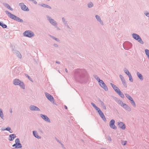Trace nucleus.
<instances>
[{
    "label": "nucleus",
    "mask_w": 149,
    "mask_h": 149,
    "mask_svg": "<svg viewBox=\"0 0 149 149\" xmlns=\"http://www.w3.org/2000/svg\"><path fill=\"white\" fill-rule=\"evenodd\" d=\"M77 72L79 74V76L75 77L77 81H86L88 79L89 75L85 70H79Z\"/></svg>",
    "instance_id": "f257e3e1"
},
{
    "label": "nucleus",
    "mask_w": 149,
    "mask_h": 149,
    "mask_svg": "<svg viewBox=\"0 0 149 149\" xmlns=\"http://www.w3.org/2000/svg\"><path fill=\"white\" fill-rule=\"evenodd\" d=\"M91 104L95 108V109L97 111L100 116L102 119L105 122L107 121L105 116L103 113L102 112L100 109L93 102L91 103Z\"/></svg>",
    "instance_id": "f03ea898"
},
{
    "label": "nucleus",
    "mask_w": 149,
    "mask_h": 149,
    "mask_svg": "<svg viewBox=\"0 0 149 149\" xmlns=\"http://www.w3.org/2000/svg\"><path fill=\"white\" fill-rule=\"evenodd\" d=\"M46 16L47 20L52 25L54 26L58 30H60V29L58 27L57 23L56 21L49 15H47Z\"/></svg>",
    "instance_id": "7ed1b4c3"
},
{
    "label": "nucleus",
    "mask_w": 149,
    "mask_h": 149,
    "mask_svg": "<svg viewBox=\"0 0 149 149\" xmlns=\"http://www.w3.org/2000/svg\"><path fill=\"white\" fill-rule=\"evenodd\" d=\"M5 12L6 14L8 15V17L11 19H13V20L18 22H23V20L22 19H20L19 18L14 15L11 14L9 11L6 10L5 11Z\"/></svg>",
    "instance_id": "20e7f679"
},
{
    "label": "nucleus",
    "mask_w": 149,
    "mask_h": 149,
    "mask_svg": "<svg viewBox=\"0 0 149 149\" xmlns=\"http://www.w3.org/2000/svg\"><path fill=\"white\" fill-rule=\"evenodd\" d=\"M132 37L137 40L139 43L141 44H144L143 41L142 40L140 36L138 34L135 33H133L132 34Z\"/></svg>",
    "instance_id": "39448f33"
},
{
    "label": "nucleus",
    "mask_w": 149,
    "mask_h": 149,
    "mask_svg": "<svg viewBox=\"0 0 149 149\" xmlns=\"http://www.w3.org/2000/svg\"><path fill=\"white\" fill-rule=\"evenodd\" d=\"M24 36L26 37L31 38L34 36V34L33 32L31 31L28 30L25 31L23 33Z\"/></svg>",
    "instance_id": "423d86ee"
},
{
    "label": "nucleus",
    "mask_w": 149,
    "mask_h": 149,
    "mask_svg": "<svg viewBox=\"0 0 149 149\" xmlns=\"http://www.w3.org/2000/svg\"><path fill=\"white\" fill-rule=\"evenodd\" d=\"M125 95L127 98L130 101L131 104L134 107H136L135 103L131 97L127 93L125 94Z\"/></svg>",
    "instance_id": "0eeeda50"
},
{
    "label": "nucleus",
    "mask_w": 149,
    "mask_h": 149,
    "mask_svg": "<svg viewBox=\"0 0 149 149\" xmlns=\"http://www.w3.org/2000/svg\"><path fill=\"white\" fill-rule=\"evenodd\" d=\"M45 94L47 98L51 102L54 104V100L53 97L47 93H45Z\"/></svg>",
    "instance_id": "6e6552de"
},
{
    "label": "nucleus",
    "mask_w": 149,
    "mask_h": 149,
    "mask_svg": "<svg viewBox=\"0 0 149 149\" xmlns=\"http://www.w3.org/2000/svg\"><path fill=\"white\" fill-rule=\"evenodd\" d=\"M40 116L41 118L46 122L47 123H51L50 119L46 115L42 114H40Z\"/></svg>",
    "instance_id": "1a4fd4ad"
},
{
    "label": "nucleus",
    "mask_w": 149,
    "mask_h": 149,
    "mask_svg": "<svg viewBox=\"0 0 149 149\" xmlns=\"http://www.w3.org/2000/svg\"><path fill=\"white\" fill-rule=\"evenodd\" d=\"M19 6L20 7L21 9L24 11H28L29 10L27 7L23 3H21L19 4Z\"/></svg>",
    "instance_id": "9d476101"
},
{
    "label": "nucleus",
    "mask_w": 149,
    "mask_h": 149,
    "mask_svg": "<svg viewBox=\"0 0 149 149\" xmlns=\"http://www.w3.org/2000/svg\"><path fill=\"white\" fill-rule=\"evenodd\" d=\"M99 84L100 85L105 91H107L108 90V87L106 85L105 83L102 80H101V81H100L99 83Z\"/></svg>",
    "instance_id": "9b49d317"
},
{
    "label": "nucleus",
    "mask_w": 149,
    "mask_h": 149,
    "mask_svg": "<svg viewBox=\"0 0 149 149\" xmlns=\"http://www.w3.org/2000/svg\"><path fill=\"white\" fill-rule=\"evenodd\" d=\"M115 123V121L114 120L112 119L111 120L109 123V126L111 128L114 130H116L117 129V127L114 124Z\"/></svg>",
    "instance_id": "f8f14e48"
},
{
    "label": "nucleus",
    "mask_w": 149,
    "mask_h": 149,
    "mask_svg": "<svg viewBox=\"0 0 149 149\" xmlns=\"http://www.w3.org/2000/svg\"><path fill=\"white\" fill-rule=\"evenodd\" d=\"M117 125L119 127L123 130H125L126 127L125 124L123 122L118 121L117 122Z\"/></svg>",
    "instance_id": "ddd939ff"
},
{
    "label": "nucleus",
    "mask_w": 149,
    "mask_h": 149,
    "mask_svg": "<svg viewBox=\"0 0 149 149\" xmlns=\"http://www.w3.org/2000/svg\"><path fill=\"white\" fill-rule=\"evenodd\" d=\"M29 108L31 111H40V109L38 107L33 105H30Z\"/></svg>",
    "instance_id": "4468645a"
},
{
    "label": "nucleus",
    "mask_w": 149,
    "mask_h": 149,
    "mask_svg": "<svg viewBox=\"0 0 149 149\" xmlns=\"http://www.w3.org/2000/svg\"><path fill=\"white\" fill-rule=\"evenodd\" d=\"M17 86H19L21 88L24 90L25 89V85L23 81L21 80L18 83Z\"/></svg>",
    "instance_id": "2eb2a0df"
},
{
    "label": "nucleus",
    "mask_w": 149,
    "mask_h": 149,
    "mask_svg": "<svg viewBox=\"0 0 149 149\" xmlns=\"http://www.w3.org/2000/svg\"><path fill=\"white\" fill-rule=\"evenodd\" d=\"M122 107L126 111H131V108L126 104H124L123 106Z\"/></svg>",
    "instance_id": "dca6fc26"
},
{
    "label": "nucleus",
    "mask_w": 149,
    "mask_h": 149,
    "mask_svg": "<svg viewBox=\"0 0 149 149\" xmlns=\"http://www.w3.org/2000/svg\"><path fill=\"white\" fill-rule=\"evenodd\" d=\"M13 53L15 54L19 58L21 59L22 58V56L21 54L18 51L16 50H14L13 51Z\"/></svg>",
    "instance_id": "f3484780"
},
{
    "label": "nucleus",
    "mask_w": 149,
    "mask_h": 149,
    "mask_svg": "<svg viewBox=\"0 0 149 149\" xmlns=\"http://www.w3.org/2000/svg\"><path fill=\"white\" fill-rule=\"evenodd\" d=\"M110 84L116 93L118 92L120 90V89L114 84L112 83H111Z\"/></svg>",
    "instance_id": "a211bd4d"
},
{
    "label": "nucleus",
    "mask_w": 149,
    "mask_h": 149,
    "mask_svg": "<svg viewBox=\"0 0 149 149\" xmlns=\"http://www.w3.org/2000/svg\"><path fill=\"white\" fill-rule=\"evenodd\" d=\"M95 17L97 21L99 22L100 24L102 25H103L104 24L103 22L101 20V18L98 15H96L95 16Z\"/></svg>",
    "instance_id": "6ab92c4d"
},
{
    "label": "nucleus",
    "mask_w": 149,
    "mask_h": 149,
    "mask_svg": "<svg viewBox=\"0 0 149 149\" xmlns=\"http://www.w3.org/2000/svg\"><path fill=\"white\" fill-rule=\"evenodd\" d=\"M39 5L40 6H42L43 7L47 8L49 9H51V7L49 6L45 3H40L39 4Z\"/></svg>",
    "instance_id": "aec40b11"
},
{
    "label": "nucleus",
    "mask_w": 149,
    "mask_h": 149,
    "mask_svg": "<svg viewBox=\"0 0 149 149\" xmlns=\"http://www.w3.org/2000/svg\"><path fill=\"white\" fill-rule=\"evenodd\" d=\"M16 137V135L15 134H12L9 135V140L10 141H12Z\"/></svg>",
    "instance_id": "412c9836"
},
{
    "label": "nucleus",
    "mask_w": 149,
    "mask_h": 149,
    "mask_svg": "<svg viewBox=\"0 0 149 149\" xmlns=\"http://www.w3.org/2000/svg\"><path fill=\"white\" fill-rule=\"evenodd\" d=\"M19 79L16 78L14 79L13 81V84L17 86L19 81H20Z\"/></svg>",
    "instance_id": "4be33fe9"
},
{
    "label": "nucleus",
    "mask_w": 149,
    "mask_h": 149,
    "mask_svg": "<svg viewBox=\"0 0 149 149\" xmlns=\"http://www.w3.org/2000/svg\"><path fill=\"white\" fill-rule=\"evenodd\" d=\"M136 74L138 77L140 79L141 81L143 80V77L142 74L139 72H137Z\"/></svg>",
    "instance_id": "5701e85b"
},
{
    "label": "nucleus",
    "mask_w": 149,
    "mask_h": 149,
    "mask_svg": "<svg viewBox=\"0 0 149 149\" xmlns=\"http://www.w3.org/2000/svg\"><path fill=\"white\" fill-rule=\"evenodd\" d=\"M33 134L34 136L36 138L38 139H40V136L38 135V133L36 131H33Z\"/></svg>",
    "instance_id": "b1692460"
},
{
    "label": "nucleus",
    "mask_w": 149,
    "mask_h": 149,
    "mask_svg": "<svg viewBox=\"0 0 149 149\" xmlns=\"http://www.w3.org/2000/svg\"><path fill=\"white\" fill-rule=\"evenodd\" d=\"M64 26L66 27V29L69 31H70L71 30V28L68 25V22L63 24Z\"/></svg>",
    "instance_id": "393cba45"
},
{
    "label": "nucleus",
    "mask_w": 149,
    "mask_h": 149,
    "mask_svg": "<svg viewBox=\"0 0 149 149\" xmlns=\"http://www.w3.org/2000/svg\"><path fill=\"white\" fill-rule=\"evenodd\" d=\"M0 117L2 119H4V116L2 109L0 108Z\"/></svg>",
    "instance_id": "a878e982"
},
{
    "label": "nucleus",
    "mask_w": 149,
    "mask_h": 149,
    "mask_svg": "<svg viewBox=\"0 0 149 149\" xmlns=\"http://www.w3.org/2000/svg\"><path fill=\"white\" fill-rule=\"evenodd\" d=\"M99 101L100 102L101 106L103 107V109H106V107L103 102L102 101L100 100H99Z\"/></svg>",
    "instance_id": "bb28decb"
},
{
    "label": "nucleus",
    "mask_w": 149,
    "mask_h": 149,
    "mask_svg": "<svg viewBox=\"0 0 149 149\" xmlns=\"http://www.w3.org/2000/svg\"><path fill=\"white\" fill-rule=\"evenodd\" d=\"M122 98H124V95L123 93L121 92L120 90L117 93Z\"/></svg>",
    "instance_id": "cd10ccee"
},
{
    "label": "nucleus",
    "mask_w": 149,
    "mask_h": 149,
    "mask_svg": "<svg viewBox=\"0 0 149 149\" xmlns=\"http://www.w3.org/2000/svg\"><path fill=\"white\" fill-rule=\"evenodd\" d=\"M117 102L120 105V106L122 107L123 106V104H125L120 100H118L117 101Z\"/></svg>",
    "instance_id": "c85d7f7f"
},
{
    "label": "nucleus",
    "mask_w": 149,
    "mask_h": 149,
    "mask_svg": "<svg viewBox=\"0 0 149 149\" xmlns=\"http://www.w3.org/2000/svg\"><path fill=\"white\" fill-rule=\"evenodd\" d=\"M0 26H1L3 28H6L7 27V26L6 24L1 22H0Z\"/></svg>",
    "instance_id": "c756f323"
},
{
    "label": "nucleus",
    "mask_w": 149,
    "mask_h": 149,
    "mask_svg": "<svg viewBox=\"0 0 149 149\" xmlns=\"http://www.w3.org/2000/svg\"><path fill=\"white\" fill-rule=\"evenodd\" d=\"M93 77L97 80L98 81L99 83L102 80H100L99 77L96 75H94Z\"/></svg>",
    "instance_id": "7c9ffc66"
},
{
    "label": "nucleus",
    "mask_w": 149,
    "mask_h": 149,
    "mask_svg": "<svg viewBox=\"0 0 149 149\" xmlns=\"http://www.w3.org/2000/svg\"><path fill=\"white\" fill-rule=\"evenodd\" d=\"M50 36L51 38L54 39L56 41L58 42L60 41V40L59 39L56 38L55 37H54V36H52L50 35Z\"/></svg>",
    "instance_id": "2f4dec72"
},
{
    "label": "nucleus",
    "mask_w": 149,
    "mask_h": 149,
    "mask_svg": "<svg viewBox=\"0 0 149 149\" xmlns=\"http://www.w3.org/2000/svg\"><path fill=\"white\" fill-rule=\"evenodd\" d=\"M124 72L128 75H129L131 74L127 70V69L125 68L124 69Z\"/></svg>",
    "instance_id": "473e14b6"
},
{
    "label": "nucleus",
    "mask_w": 149,
    "mask_h": 149,
    "mask_svg": "<svg viewBox=\"0 0 149 149\" xmlns=\"http://www.w3.org/2000/svg\"><path fill=\"white\" fill-rule=\"evenodd\" d=\"M145 52L146 55L147 56L148 58L149 59V50L146 49L145 50Z\"/></svg>",
    "instance_id": "72a5a7b5"
},
{
    "label": "nucleus",
    "mask_w": 149,
    "mask_h": 149,
    "mask_svg": "<svg viewBox=\"0 0 149 149\" xmlns=\"http://www.w3.org/2000/svg\"><path fill=\"white\" fill-rule=\"evenodd\" d=\"M5 130H6L9 131L10 133H12L13 132V130H11L10 128L9 127H8L5 128Z\"/></svg>",
    "instance_id": "f704fd0d"
},
{
    "label": "nucleus",
    "mask_w": 149,
    "mask_h": 149,
    "mask_svg": "<svg viewBox=\"0 0 149 149\" xmlns=\"http://www.w3.org/2000/svg\"><path fill=\"white\" fill-rule=\"evenodd\" d=\"M144 14L148 17V19L149 20V13L146 11L144 12Z\"/></svg>",
    "instance_id": "c9c22d12"
},
{
    "label": "nucleus",
    "mask_w": 149,
    "mask_h": 149,
    "mask_svg": "<svg viewBox=\"0 0 149 149\" xmlns=\"http://www.w3.org/2000/svg\"><path fill=\"white\" fill-rule=\"evenodd\" d=\"M22 147L21 144L19 143L17 144V146H16V148H21Z\"/></svg>",
    "instance_id": "e433bc0d"
},
{
    "label": "nucleus",
    "mask_w": 149,
    "mask_h": 149,
    "mask_svg": "<svg viewBox=\"0 0 149 149\" xmlns=\"http://www.w3.org/2000/svg\"><path fill=\"white\" fill-rule=\"evenodd\" d=\"M93 4L91 2H90L88 4V7L89 8H91L93 7Z\"/></svg>",
    "instance_id": "4c0bfd02"
},
{
    "label": "nucleus",
    "mask_w": 149,
    "mask_h": 149,
    "mask_svg": "<svg viewBox=\"0 0 149 149\" xmlns=\"http://www.w3.org/2000/svg\"><path fill=\"white\" fill-rule=\"evenodd\" d=\"M129 77V80L131 82H133V79L132 77L131 74H130L128 76Z\"/></svg>",
    "instance_id": "58836bf2"
},
{
    "label": "nucleus",
    "mask_w": 149,
    "mask_h": 149,
    "mask_svg": "<svg viewBox=\"0 0 149 149\" xmlns=\"http://www.w3.org/2000/svg\"><path fill=\"white\" fill-rule=\"evenodd\" d=\"M122 83L125 87L126 88L127 87V85L125 81L122 82Z\"/></svg>",
    "instance_id": "ea45409f"
},
{
    "label": "nucleus",
    "mask_w": 149,
    "mask_h": 149,
    "mask_svg": "<svg viewBox=\"0 0 149 149\" xmlns=\"http://www.w3.org/2000/svg\"><path fill=\"white\" fill-rule=\"evenodd\" d=\"M15 143L17 144L20 143L19 139V138H17L15 140Z\"/></svg>",
    "instance_id": "a19ab883"
},
{
    "label": "nucleus",
    "mask_w": 149,
    "mask_h": 149,
    "mask_svg": "<svg viewBox=\"0 0 149 149\" xmlns=\"http://www.w3.org/2000/svg\"><path fill=\"white\" fill-rule=\"evenodd\" d=\"M127 142V141H121V144H122L124 146L126 144V143Z\"/></svg>",
    "instance_id": "79ce46f5"
},
{
    "label": "nucleus",
    "mask_w": 149,
    "mask_h": 149,
    "mask_svg": "<svg viewBox=\"0 0 149 149\" xmlns=\"http://www.w3.org/2000/svg\"><path fill=\"white\" fill-rule=\"evenodd\" d=\"M62 19L63 24L68 22L64 17H62Z\"/></svg>",
    "instance_id": "37998d69"
},
{
    "label": "nucleus",
    "mask_w": 149,
    "mask_h": 149,
    "mask_svg": "<svg viewBox=\"0 0 149 149\" xmlns=\"http://www.w3.org/2000/svg\"><path fill=\"white\" fill-rule=\"evenodd\" d=\"M107 139L108 140L110 141H112V139L111 138V137L109 136H108L107 137Z\"/></svg>",
    "instance_id": "c03bdc74"
},
{
    "label": "nucleus",
    "mask_w": 149,
    "mask_h": 149,
    "mask_svg": "<svg viewBox=\"0 0 149 149\" xmlns=\"http://www.w3.org/2000/svg\"><path fill=\"white\" fill-rule=\"evenodd\" d=\"M5 6L8 9L10 7L9 5L7 3H6L5 4Z\"/></svg>",
    "instance_id": "a18cd8bd"
},
{
    "label": "nucleus",
    "mask_w": 149,
    "mask_h": 149,
    "mask_svg": "<svg viewBox=\"0 0 149 149\" xmlns=\"http://www.w3.org/2000/svg\"><path fill=\"white\" fill-rule=\"evenodd\" d=\"M119 77L121 80L123 79L124 78L123 77L121 74L119 75Z\"/></svg>",
    "instance_id": "49530a36"
},
{
    "label": "nucleus",
    "mask_w": 149,
    "mask_h": 149,
    "mask_svg": "<svg viewBox=\"0 0 149 149\" xmlns=\"http://www.w3.org/2000/svg\"><path fill=\"white\" fill-rule=\"evenodd\" d=\"M25 76L26 77H28L29 79L30 80H31V78L28 75H27V74H25Z\"/></svg>",
    "instance_id": "de8ad7c7"
},
{
    "label": "nucleus",
    "mask_w": 149,
    "mask_h": 149,
    "mask_svg": "<svg viewBox=\"0 0 149 149\" xmlns=\"http://www.w3.org/2000/svg\"><path fill=\"white\" fill-rule=\"evenodd\" d=\"M53 46L54 47H57L58 46V44H53Z\"/></svg>",
    "instance_id": "09e8293b"
},
{
    "label": "nucleus",
    "mask_w": 149,
    "mask_h": 149,
    "mask_svg": "<svg viewBox=\"0 0 149 149\" xmlns=\"http://www.w3.org/2000/svg\"><path fill=\"white\" fill-rule=\"evenodd\" d=\"M31 1H32L35 4H37V1L35 0H32Z\"/></svg>",
    "instance_id": "8fccbe9b"
},
{
    "label": "nucleus",
    "mask_w": 149,
    "mask_h": 149,
    "mask_svg": "<svg viewBox=\"0 0 149 149\" xmlns=\"http://www.w3.org/2000/svg\"><path fill=\"white\" fill-rule=\"evenodd\" d=\"M55 139L59 143L61 144V142L57 138H55Z\"/></svg>",
    "instance_id": "3c124183"
},
{
    "label": "nucleus",
    "mask_w": 149,
    "mask_h": 149,
    "mask_svg": "<svg viewBox=\"0 0 149 149\" xmlns=\"http://www.w3.org/2000/svg\"><path fill=\"white\" fill-rule=\"evenodd\" d=\"M10 112L11 113H12L13 112L12 109L11 108H10Z\"/></svg>",
    "instance_id": "603ef678"
},
{
    "label": "nucleus",
    "mask_w": 149,
    "mask_h": 149,
    "mask_svg": "<svg viewBox=\"0 0 149 149\" xmlns=\"http://www.w3.org/2000/svg\"><path fill=\"white\" fill-rule=\"evenodd\" d=\"M17 146V144H16V143H15L13 145V147H15V148H16V146Z\"/></svg>",
    "instance_id": "864d4df0"
},
{
    "label": "nucleus",
    "mask_w": 149,
    "mask_h": 149,
    "mask_svg": "<svg viewBox=\"0 0 149 149\" xmlns=\"http://www.w3.org/2000/svg\"><path fill=\"white\" fill-rule=\"evenodd\" d=\"M8 9H10V10H13V9L12 8L10 7H9V8H8Z\"/></svg>",
    "instance_id": "5fc2aeb1"
},
{
    "label": "nucleus",
    "mask_w": 149,
    "mask_h": 149,
    "mask_svg": "<svg viewBox=\"0 0 149 149\" xmlns=\"http://www.w3.org/2000/svg\"><path fill=\"white\" fill-rule=\"evenodd\" d=\"M56 63L58 64H60V62L59 61H56Z\"/></svg>",
    "instance_id": "6e6d98bb"
},
{
    "label": "nucleus",
    "mask_w": 149,
    "mask_h": 149,
    "mask_svg": "<svg viewBox=\"0 0 149 149\" xmlns=\"http://www.w3.org/2000/svg\"><path fill=\"white\" fill-rule=\"evenodd\" d=\"M60 144L61 145L62 148L64 147V146L62 143H61Z\"/></svg>",
    "instance_id": "4d7b16f0"
},
{
    "label": "nucleus",
    "mask_w": 149,
    "mask_h": 149,
    "mask_svg": "<svg viewBox=\"0 0 149 149\" xmlns=\"http://www.w3.org/2000/svg\"><path fill=\"white\" fill-rule=\"evenodd\" d=\"M121 81L122 82L123 81H125V79L124 78L123 79L121 80Z\"/></svg>",
    "instance_id": "13d9d810"
},
{
    "label": "nucleus",
    "mask_w": 149,
    "mask_h": 149,
    "mask_svg": "<svg viewBox=\"0 0 149 149\" xmlns=\"http://www.w3.org/2000/svg\"><path fill=\"white\" fill-rule=\"evenodd\" d=\"M2 131H5L6 130H5V128H2L1 129Z\"/></svg>",
    "instance_id": "bf43d9fd"
},
{
    "label": "nucleus",
    "mask_w": 149,
    "mask_h": 149,
    "mask_svg": "<svg viewBox=\"0 0 149 149\" xmlns=\"http://www.w3.org/2000/svg\"><path fill=\"white\" fill-rule=\"evenodd\" d=\"M64 108L65 109H67V107L66 106H64Z\"/></svg>",
    "instance_id": "052dcab7"
},
{
    "label": "nucleus",
    "mask_w": 149,
    "mask_h": 149,
    "mask_svg": "<svg viewBox=\"0 0 149 149\" xmlns=\"http://www.w3.org/2000/svg\"><path fill=\"white\" fill-rule=\"evenodd\" d=\"M65 72L67 73L68 72V70H67V69L66 68H65Z\"/></svg>",
    "instance_id": "680f3d73"
},
{
    "label": "nucleus",
    "mask_w": 149,
    "mask_h": 149,
    "mask_svg": "<svg viewBox=\"0 0 149 149\" xmlns=\"http://www.w3.org/2000/svg\"><path fill=\"white\" fill-rule=\"evenodd\" d=\"M63 149H66V148L64 146V147H63Z\"/></svg>",
    "instance_id": "e2e57ef3"
},
{
    "label": "nucleus",
    "mask_w": 149,
    "mask_h": 149,
    "mask_svg": "<svg viewBox=\"0 0 149 149\" xmlns=\"http://www.w3.org/2000/svg\"><path fill=\"white\" fill-rule=\"evenodd\" d=\"M101 149H107L105 148H101Z\"/></svg>",
    "instance_id": "0e129e2a"
},
{
    "label": "nucleus",
    "mask_w": 149,
    "mask_h": 149,
    "mask_svg": "<svg viewBox=\"0 0 149 149\" xmlns=\"http://www.w3.org/2000/svg\"><path fill=\"white\" fill-rule=\"evenodd\" d=\"M47 1H50V0H47Z\"/></svg>",
    "instance_id": "69168bd1"
}]
</instances>
